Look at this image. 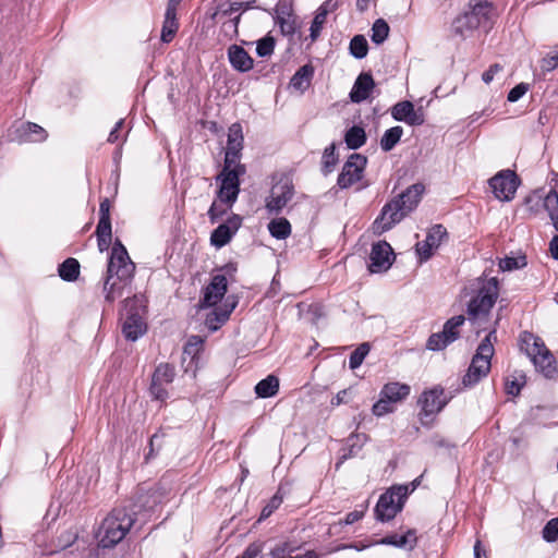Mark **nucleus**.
<instances>
[{
	"instance_id": "nucleus-37",
	"label": "nucleus",
	"mask_w": 558,
	"mask_h": 558,
	"mask_svg": "<svg viewBox=\"0 0 558 558\" xmlns=\"http://www.w3.org/2000/svg\"><path fill=\"white\" fill-rule=\"evenodd\" d=\"M268 230L274 238L284 240L291 234V225L286 218H276L268 223Z\"/></svg>"
},
{
	"instance_id": "nucleus-39",
	"label": "nucleus",
	"mask_w": 558,
	"mask_h": 558,
	"mask_svg": "<svg viewBox=\"0 0 558 558\" xmlns=\"http://www.w3.org/2000/svg\"><path fill=\"white\" fill-rule=\"evenodd\" d=\"M465 317L463 315H457L448 319L442 328V332L447 336V339L451 342L456 341L460 336V327L464 324Z\"/></svg>"
},
{
	"instance_id": "nucleus-45",
	"label": "nucleus",
	"mask_w": 558,
	"mask_h": 558,
	"mask_svg": "<svg viewBox=\"0 0 558 558\" xmlns=\"http://www.w3.org/2000/svg\"><path fill=\"white\" fill-rule=\"evenodd\" d=\"M371 348L367 342L360 344L350 355L349 366L351 369H355L363 363L364 359L368 354Z\"/></svg>"
},
{
	"instance_id": "nucleus-64",
	"label": "nucleus",
	"mask_w": 558,
	"mask_h": 558,
	"mask_svg": "<svg viewBox=\"0 0 558 558\" xmlns=\"http://www.w3.org/2000/svg\"><path fill=\"white\" fill-rule=\"evenodd\" d=\"M262 551L260 545L253 543L250 544L245 550L236 558H255Z\"/></svg>"
},
{
	"instance_id": "nucleus-19",
	"label": "nucleus",
	"mask_w": 558,
	"mask_h": 558,
	"mask_svg": "<svg viewBox=\"0 0 558 558\" xmlns=\"http://www.w3.org/2000/svg\"><path fill=\"white\" fill-rule=\"evenodd\" d=\"M227 292V278L225 275H216L213 277L210 283L206 287L204 298L202 300L203 306L216 305Z\"/></svg>"
},
{
	"instance_id": "nucleus-12",
	"label": "nucleus",
	"mask_w": 558,
	"mask_h": 558,
	"mask_svg": "<svg viewBox=\"0 0 558 558\" xmlns=\"http://www.w3.org/2000/svg\"><path fill=\"white\" fill-rule=\"evenodd\" d=\"M294 186L288 179L279 181L271 189V194L266 202V208L270 213L278 214L292 199Z\"/></svg>"
},
{
	"instance_id": "nucleus-53",
	"label": "nucleus",
	"mask_w": 558,
	"mask_h": 558,
	"mask_svg": "<svg viewBox=\"0 0 558 558\" xmlns=\"http://www.w3.org/2000/svg\"><path fill=\"white\" fill-rule=\"evenodd\" d=\"M281 487L278 489V492L271 497V499L268 501V504L263 508L260 513V519H266L271 513L279 508V506L283 501V495L281 493Z\"/></svg>"
},
{
	"instance_id": "nucleus-32",
	"label": "nucleus",
	"mask_w": 558,
	"mask_h": 558,
	"mask_svg": "<svg viewBox=\"0 0 558 558\" xmlns=\"http://www.w3.org/2000/svg\"><path fill=\"white\" fill-rule=\"evenodd\" d=\"M383 544L392 545L399 548H409L412 549L416 544V533L414 530H409L405 534H392L386 536L383 541Z\"/></svg>"
},
{
	"instance_id": "nucleus-29",
	"label": "nucleus",
	"mask_w": 558,
	"mask_h": 558,
	"mask_svg": "<svg viewBox=\"0 0 558 558\" xmlns=\"http://www.w3.org/2000/svg\"><path fill=\"white\" fill-rule=\"evenodd\" d=\"M314 75V68L312 64H304L301 66L290 80V86L296 90L304 92L311 85Z\"/></svg>"
},
{
	"instance_id": "nucleus-23",
	"label": "nucleus",
	"mask_w": 558,
	"mask_h": 558,
	"mask_svg": "<svg viewBox=\"0 0 558 558\" xmlns=\"http://www.w3.org/2000/svg\"><path fill=\"white\" fill-rule=\"evenodd\" d=\"M424 190L425 186L422 183H415L395 197V199L400 201L399 204L402 206L403 210L410 214L420 203Z\"/></svg>"
},
{
	"instance_id": "nucleus-48",
	"label": "nucleus",
	"mask_w": 558,
	"mask_h": 558,
	"mask_svg": "<svg viewBox=\"0 0 558 558\" xmlns=\"http://www.w3.org/2000/svg\"><path fill=\"white\" fill-rule=\"evenodd\" d=\"M452 343L447 339V336L441 331L429 336L426 348L432 351H439L445 349L448 344Z\"/></svg>"
},
{
	"instance_id": "nucleus-56",
	"label": "nucleus",
	"mask_w": 558,
	"mask_h": 558,
	"mask_svg": "<svg viewBox=\"0 0 558 558\" xmlns=\"http://www.w3.org/2000/svg\"><path fill=\"white\" fill-rule=\"evenodd\" d=\"M240 156H241V150L234 151L233 149L227 148L222 170L232 171L233 167H235L236 165H241L239 162Z\"/></svg>"
},
{
	"instance_id": "nucleus-27",
	"label": "nucleus",
	"mask_w": 558,
	"mask_h": 558,
	"mask_svg": "<svg viewBox=\"0 0 558 558\" xmlns=\"http://www.w3.org/2000/svg\"><path fill=\"white\" fill-rule=\"evenodd\" d=\"M478 27H481L478 20H476L474 16H471L469 12L457 16L452 22L453 33L461 37H466L470 33Z\"/></svg>"
},
{
	"instance_id": "nucleus-31",
	"label": "nucleus",
	"mask_w": 558,
	"mask_h": 558,
	"mask_svg": "<svg viewBox=\"0 0 558 558\" xmlns=\"http://www.w3.org/2000/svg\"><path fill=\"white\" fill-rule=\"evenodd\" d=\"M332 7L331 1H326L318 8L310 28V36L312 40H316L319 36L320 31L326 23L327 15Z\"/></svg>"
},
{
	"instance_id": "nucleus-13",
	"label": "nucleus",
	"mask_w": 558,
	"mask_h": 558,
	"mask_svg": "<svg viewBox=\"0 0 558 558\" xmlns=\"http://www.w3.org/2000/svg\"><path fill=\"white\" fill-rule=\"evenodd\" d=\"M242 225V217L232 214L227 221L220 223L210 235V243L217 248L228 244Z\"/></svg>"
},
{
	"instance_id": "nucleus-21",
	"label": "nucleus",
	"mask_w": 558,
	"mask_h": 558,
	"mask_svg": "<svg viewBox=\"0 0 558 558\" xmlns=\"http://www.w3.org/2000/svg\"><path fill=\"white\" fill-rule=\"evenodd\" d=\"M375 83L373 80V76L368 73H361L351 92H350V99L355 102L360 104L364 100H366L374 88Z\"/></svg>"
},
{
	"instance_id": "nucleus-11",
	"label": "nucleus",
	"mask_w": 558,
	"mask_h": 558,
	"mask_svg": "<svg viewBox=\"0 0 558 558\" xmlns=\"http://www.w3.org/2000/svg\"><path fill=\"white\" fill-rule=\"evenodd\" d=\"M399 203L400 201H396L393 198L383 207L380 215L375 219L373 223L375 233L381 234L390 230L395 225L399 223L405 216L409 215L405 210H403Z\"/></svg>"
},
{
	"instance_id": "nucleus-41",
	"label": "nucleus",
	"mask_w": 558,
	"mask_h": 558,
	"mask_svg": "<svg viewBox=\"0 0 558 558\" xmlns=\"http://www.w3.org/2000/svg\"><path fill=\"white\" fill-rule=\"evenodd\" d=\"M338 161V156L336 155V145L332 143L328 147L325 148L323 154V167L322 171L324 174H329L333 171L335 166Z\"/></svg>"
},
{
	"instance_id": "nucleus-58",
	"label": "nucleus",
	"mask_w": 558,
	"mask_h": 558,
	"mask_svg": "<svg viewBox=\"0 0 558 558\" xmlns=\"http://www.w3.org/2000/svg\"><path fill=\"white\" fill-rule=\"evenodd\" d=\"M95 234L97 238H112V229H111V220L110 219H99Z\"/></svg>"
},
{
	"instance_id": "nucleus-43",
	"label": "nucleus",
	"mask_w": 558,
	"mask_h": 558,
	"mask_svg": "<svg viewBox=\"0 0 558 558\" xmlns=\"http://www.w3.org/2000/svg\"><path fill=\"white\" fill-rule=\"evenodd\" d=\"M243 135L241 125L234 123L230 126L228 133V146L227 148L235 150H242Z\"/></svg>"
},
{
	"instance_id": "nucleus-44",
	"label": "nucleus",
	"mask_w": 558,
	"mask_h": 558,
	"mask_svg": "<svg viewBox=\"0 0 558 558\" xmlns=\"http://www.w3.org/2000/svg\"><path fill=\"white\" fill-rule=\"evenodd\" d=\"M526 266V257L525 255H518V256H506L505 258L500 259L499 262V268L502 271H511L515 269H521Z\"/></svg>"
},
{
	"instance_id": "nucleus-38",
	"label": "nucleus",
	"mask_w": 558,
	"mask_h": 558,
	"mask_svg": "<svg viewBox=\"0 0 558 558\" xmlns=\"http://www.w3.org/2000/svg\"><path fill=\"white\" fill-rule=\"evenodd\" d=\"M402 134L403 129L399 125L386 130L380 138V148L386 153L390 151L398 144Z\"/></svg>"
},
{
	"instance_id": "nucleus-6",
	"label": "nucleus",
	"mask_w": 558,
	"mask_h": 558,
	"mask_svg": "<svg viewBox=\"0 0 558 558\" xmlns=\"http://www.w3.org/2000/svg\"><path fill=\"white\" fill-rule=\"evenodd\" d=\"M418 404L421 407L420 420L423 425H427L447 404L444 389L435 387L424 391L418 399Z\"/></svg>"
},
{
	"instance_id": "nucleus-46",
	"label": "nucleus",
	"mask_w": 558,
	"mask_h": 558,
	"mask_svg": "<svg viewBox=\"0 0 558 558\" xmlns=\"http://www.w3.org/2000/svg\"><path fill=\"white\" fill-rule=\"evenodd\" d=\"M542 199L543 195L538 191H535L527 195L524 199V206L526 211L532 216L537 215L541 208L543 207Z\"/></svg>"
},
{
	"instance_id": "nucleus-36",
	"label": "nucleus",
	"mask_w": 558,
	"mask_h": 558,
	"mask_svg": "<svg viewBox=\"0 0 558 558\" xmlns=\"http://www.w3.org/2000/svg\"><path fill=\"white\" fill-rule=\"evenodd\" d=\"M234 308V304L228 310L216 308L206 317V326L211 331H216L221 325H223Z\"/></svg>"
},
{
	"instance_id": "nucleus-1",
	"label": "nucleus",
	"mask_w": 558,
	"mask_h": 558,
	"mask_svg": "<svg viewBox=\"0 0 558 558\" xmlns=\"http://www.w3.org/2000/svg\"><path fill=\"white\" fill-rule=\"evenodd\" d=\"M134 271L135 264L131 260L121 241L116 239L104 282V293L107 302L112 303L123 295L124 289L130 286L133 279Z\"/></svg>"
},
{
	"instance_id": "nucleus-16",
	"label": "nucleus",
	"mask_w": 558,
	"mask_h": 558,
	"mask_svg": "<svg viewBox=\"0 0 558 558\" xmlns=\"http://www.w3.org/2000/svg\"><path fill=\"white\" fill-rule=\"evenodd\" d=\"M447 238V230L441 225H435L427 232L426 239L422 243L416 244V251L422 259H428L433 251L438 248L444 239Z\"/></svg>"
},
{
	"instance_id": "nucleus-2",
	"label": "nucleus",
	"mask_w": 558,
	"mask_h": 558,
	"mask_svg": "<svg viewBox=\"0 0 558 558\" xmlns=\"http://www.w3.org/2000/svg\"><path fill=\"white\" fill-rule=\"evenodd\" d=\"M134 514L123 507L114 508L102 521L99 531V546L111 548L120 543L134 524Z\"/></svg>"
},
{
	"instance_id": "nucleus-20",
	"label": "nucleus",
	"mask_w": 558,
	"mask_h": 558,
	"mask_svg": "<svg viewBox=\"0 0 558 558\" xmlns=\"http://www.w3.org/2000/svg\"><path fill=\"white\" fill-rule=\"evenodd\" d=\"M228 58L232 68L239 72H248L253 69V58L241 46H230L228 49Z\"/></svg>"
},
{
	"instance_id": "nucleus-18",
	"label": "nucleus",
	"mask_w": 558,
	"mask_h": 558,
	"mask_svg": "<svg viewBox=\"0 0 558 558\" xmlns=\"http://www.w3.org/2000/svg\"><path fill=\"white\" fill-rule=\"evenodd\" d=\"M147 326L143 317L137 312L128 310L126 316L122 323V333L128 340L136 341L146 332Z\"/></svg>"
},
{
	"instance_id": "nucleus-7",
	"label": "nucleus",
	"mask_w": 558,
	"mask_h": 558,
	"mask_svg": "<svg viewBox=\"0 0 558 558\" xmlns=\"http://www.w3.org/2000/svg\"><path fill=\"white\" fill-rule=\"evenodd\" d=\"M405 494L407 489L402 487L384 493L375 507L376 519L381 522L393 519L402 510V498Z\"/></svg>"
},
{
	"instance_id": "nucleus-3",
	"label": "nucleus",
	"mask_w": 558,
	"mask_h": 558,
	"mask_svg": "<svg viewBox=\"0 0 558 558\" xmlns=\"http://www.w3.org/2000/svg\"><path fill=\"white\" fill-rule=\"evenodd\" d=\"M496 339V328H493L478 344L476 353L472 357L468 372L462 379L465 387L476 385L489 373L492 366L490 360L495 352L493 343Z\"/></svg>"
},
{
	"instance_id": "nucleus-51",
	"label": "nucleus",
	"mask_w": 558,
	"mask_h": 558,
	"mask_svg": "<svg viewBox=\"0 0 558 558\" xmlns=\"http://www.w3.org/2000/svg\"><path fill=\"white\" fill-rule=\"evenodd\" d=\"M543 207L548 211L549 217L558 213V192L551 189L542 199Z\"/></svg>"
},
{
	"instance_id": "nucleus-55",
	"label": "nucleus",
	"mask_w": 558,
	"mask_h": 558,
	"mask_svg": "<svg viewBox=\"0 0 558 558\" xmlns=\"http://www.w3.org/2000/svg\"><path fill=\"white\" fill-rule=\"evenodd\" d=\"M390 400L387 398H383V395H380L379 400L373 405V414L376 416H383L385 414H388L393 411V407Z\"/></svg>"
},
{
	"instance_id": "nucleus-9",
	"label": "nucleus",
	"mask_w": 558,
	"mask_h": 558,
	"mask_svg": "<svg viewBox=\"0 0 558 558\" xmlns=\"http://www.w3.org/2000/svg\"><path fill=\"white\" fill-rule=\"evenodd\" d=\"M367 158L361 154H352L344 162L337 179V185L344 190L352 186L363 178Z\"/></svg>"
},
{
	"instance_id": "nucleus-63",
	"label": "nucleus",
	"mask_w": 558,
	"mask_h": 558,
	"mask_svg": "<svg viewBox=\"0 0 558 558\" xmlns=\"http://www.w3.org/2000/svg\"><path fill=\"white\" fill-rule=\"evenodd\" d=\"M202 343L203 340L199 337L193 336L189 339L184 348V352L189 354H196Z\"/></svg>"
},
{
	"instance_id": "nucleus-26",
	"label": "nucleus",
	"mask_w": 558,
	"mask_h": 558,
	"mask_svg": "<svg viewBox=\"0 0 558 558\" xmlns=\"http://www.w3.org/2000/svg\"><path fill=\"white\" fill-rule=\"evenodd\" d=\"M521 350L526 353L531 361L546 350V345L539 337L534 336L531 332H523L520 337Z\"/></svg>"
},
{
	"instance_id": "nucleus-57",
	"label": "nucleus",
	"mask_w": 558,
	"mask_h": 558,
	"mask_svg": "<svg viewBox=\"0 0 558 558\" xmlns=\"http://www.w3.org/2000/svg\"><path fill=\"white\" fill-rule=\"evenodd\" d=\"M276 20L287 17L293 14L292 3L290 0H279L276 4Z\"/></svg>"
},
{
	"instance_id": "nucleus-10",
	"label": "nucleus",
	"mask_w": 558,
	"mask_h": 558,
	"mask_svg": "<svg viewBox=\"0 0 558 558\" xmlns=\"http://www.w3.org/2000/svg\"><path fill=\"white\" fill-rule=\"evenodd\" d=\"M489 186L496 198L509 202L514 197L519 186V179L514 171L502 170L489 180Z\"/></svg>"
},
{
	"instance_id": "nucleus-8",
	"label": "nucleus",
	"mask_w": 558,
	"mask_h": 558,
	"mask_svg": "<svg viewBox=\"0 0 558 558\" xmlns=\"http://www.w3.org/2000/svg\"><path fill=\"white\" fill-rule=\"evenodd\" d=\"M175 377V368L169 363H160L151 375L149 393L154 400L166 401L169 397L167 387Z\"/></svg>"
},
{
	"instance_id": "nucleus-17",
	"label": "nucleus",
	"mask_w": 558,
	"mask_h": 558,
	"mask_svg": "<svg viewBox=\"0 0 558 558\" xmlns=\"http://www.w3.org/2000/svg\"><path fill=\"white\" fill-rule=\"evenodd\" d=\"M169 489L161 484H157L148 490L138 494L136 504L142 510L149 511L161 504L169 495Z\"/></svg>"
},
{
	"instance_id": "nucleus-22",
	"label": "nucleus",
	"mask_w": 558,
	"mask_h": 558,
	"mask_svg": "<svg viewBox=\"0 0 558 558\" xmlns=\"http://www.w3.org/2000/svg\"><path fill=\"white\" fill-rule=\"evenodd\" d=\"M469 5L471 16L478 20L481 27L488 28L494 16L493 3L487 0H471Z\"/></svg>"
},
{
	"instance_id": "nucleus-54",
	"label": "nucleus",
	"mask_w": 558,
	"mask_h": 558,
	"mask_svg": "<svg viewBox=\"0 0 558 558\" xmlns=\"http://www.w3.org/2000/svg\"><path fill=\"white\" fill-rule=\"evenodd\" d=\"M543 538L548 542L553 543L558 539V518L550 519L544 526L543 531Z\"/></svg>"
},
{
	"instance_id": "nucleus-34",
	"label": "nucleus",
	"mask_w": 558,
	"mask_h": 558,
	"mask_svg": "<svg viewBox=\"0 0 558 558\" xmlns=\"http://www.w3.org/2000/svg\"><path fill=\"white\" fill-rule=\"evenodd\" d=\"M58 272L64 281H75L80 275V263L77 259L69 257L59 265Z\"/></svg>"
},
{
	"instance_id": "nucleus-5",
	"label": "nucleus",
	"mask_w": 558,
	"mask_h": 558,
	"mask_svg": "<svg viewBox=\"0 0 558 558\" xmlns=\"http://www.w3.org/2000/svg\"><path fill=\"white\" fill-rule=\"evenodd\" d=\"M244 165H236L232 171L222 170L216 178L220 181L218 190L219 201L230 208L236 201L240 193V177L245 173Z\"/></svg>"
},
{
	"instance_id": "nucleus-42",
	"label": "nucleus",
	"mask_w": 558,
	"mask_h": 558,
	"mask_svg": "<svg viewBox=\"0 0 558 558\" xmlns=\"http://www.w3.org/2000/svg\"><path fill=\"white\" fill-rule=\"evenodd\" d=\"M389 34V25L383 19L375 21L372 27V40L373 43L380 45L383 44Z\"/></svg>"
},
{
	"instance_id": "nucleus-15",
	"label": "nucleus",
	"mask_w": 558,
	"mask_h": 558,
	"mask_svg": "<svg viewBox=\"0 0 558 558\" xmlns=\"http://www.w3.org/2000/svg\"><path fill=\"white\" fill-rule=\"evenodd\" d=\"M391 116L412 126L422 125L425 121L422 109L415 110L414 105L408 100L397 102L391 109Z\"/></svg>"
},
{
	"instance_id": "nucleus-50",
	"label": "nucleus",
	"mask_w": 558,
	"mask_h": 558,
	"mask_svg": "<svg viewBox=\"0 0 558 558\" xmlns=\"http://www.w3.org/2000/svg\"><path fill=\"white\" fill-rule=\"evenodd\" d=\"M276 41L271 36H265L257 41L256 53L259 57H269L274 53Z\"/></svg>"
},
{
	"instance_id": "nucleus-60",
	"label": "nucleus",
	"mask_w": 558,
	"mask_h": 558,
	"mask_svg": "<svg viewBox=\"0 0 558 558\" xmlns=\"http://www.w3.org/2000/svg\"><path fill=\"white\" fill-rule=\"evenodd\" d=\"M529 89V85L525 83H520L517 86H514L509 93H508V101L515 102L518 101L522 96L525 95V93Z\"/></svg>"
},
{
	"instance_id": "nucleus-14",
	"label": "nucleus",
	"mask_w": 558,
	"mask_h": 558,
	"mask_svg": "<svg viewBox=\"0 0 558 558\" xmlns=\"http://www.w3.org/2000/svg\"><path fill=\"white\" fill-rule=\"evenodd\" d=\"M392 259L391 246L385 241L377 242L372 246L368 269L371 272L385 271L391 266Z\"/></svg>"
},
{
	"instance_id": "nucleus-24",
	"label": "nucleus",
	"mask_w": 558,
	"mask_h": 558,
	"mask_svg": "<svg viewBox=\"0 0 558 558\" xmlns=\"http://www.w3.org/2000/svg\"><path fill=\"white\" fill-rule=\"evenodd\" d=\"M17 137L23 142H44L48 134L44 128L33 122H23L16 129Z\"/></svg>"
},
{
	"instance_id": "nucleus-61",
	"label": "nucleus",
	"mask_w": 558,
	"mask_h": 558,
	"mask_svg": "<svg viewBox=\"0 0 558 558\" xmlns=\"http://www.w3.org/2000/svg\"><path fill=\"white\" fill-rule=\"evenodd\" d=\"M227 213V208H223L221 204L214 202L208 209V217L211 223H216Z\"/></svg>"
},
{
	"instance_id": "nucleus-47",
	"label": "nucleus",
	"mask_w": 558,
	"mask_h": 558,
	"mask_svg": "<svg viewBox=\"0 0 558 558\" xmlns=\"http://www.w3.org/2000/svg\"><path fill=\"white\" fill-rule=\"evenodd\" d=\"M366 438L367 437H366L365 434H354V435H351L347 439V445L350 448L349 452L348 453H343L342 457H341V460H345L349 457L354 456L356 453V451L360 450L361 447L363 446V444L366 441Z\"/></svg>"
},
{
	"instance_id": "nucleus-25",
	"label": "nucleus",
	"mask_w": 558,
	"mask_h": 558,
	"mask_svg": "<svg viewBox=\"0 0 558 558\" xmlns=\"http://www.w3.org/2000/svg\"><path fill=\"white\" fill-rule=\"evenodd\" d=\"M532 362L546 378L555 377L558 372L556 359L548 349L535 356Z\"/></svg>"
},
{
	"instance_id": "nucleus-30",
	"label": "nucleus",
	"mask_w": 558,
	"mask_h": 558,
	"mask_svg": "<svg viewBox=\"0 0 558 558\" xmlns=\"http://www.w3.org/2000/svg\"><path fill=\"white\" fill-rule=\"evenodd\" d=\"M179 26L180 24L177 17V12L166 11L160 40L165 44L171 43L179 31Z\"/></svg>"
},
{
	"instance_id": "nucleus-49",
	"label": "nucleus",
	"mask_w": 558,
	"mask_h": 558,
	"mask_svg": "<svg viewBox=\"0 0 558 558\" xmlns=\"http://www.w3.org/2000/svg\"><path fill=\"white\" fill-rule=\"evenodd\" d=\"M276 22L284 36H293L295 34L298 28V19L295 15L277 19Z\"/></svg>"
},
{
	"instance_id": "nucleus-62",
	"label": "nucleus",
	"mask_w": 558,
	"mask_h": 558,
	"mask_svg": "<svg viewBox=\"0 0 558 558\" xmlns=\"http://www.w3.org/2000/svg\"><path fill=\"white\" fill-rule=\"evenodd\" d=\"M239 22L240 15L222 23L221 29L225 32L226 35H236Z\"/></svg>"
},
{
	"instance_id": "nucleus-59",
	"label": "nucleus",
	"mask_w": 558,
	"mask_h": 558,
	"mask_svg": "<svg viewBox=\"0 0 558 558\" xmlns=\"http://www.w3.org/2000/svg\"><path fill=\"white\" fill-rule=\"evenodd\" d=\"M558 68V53L547 54L541 60V69L544 72H550Z\"/></svg>"
},
{
	"instance_id": "nucleus-52",
	"label": "nucleus",
	"mask_w": 558,
	"mask_h": 558,
	"mask_svg": "<svg viewBox=\"0 0 558 558\" xmlns=\"http://www.w3.org/2000/svg\"><path fill=\"white\" fill-rule=\"evenodd\" d=\"M524 385L525 376L523 374L513 375L506 381V391L508 395L518 396Z\"/></svg>"
},
{
	"instance_id": "nucleus-33",
	"label": "nucleus",
	"mask_w": 558,
	"mask_h": 558,
	"mask_svg": "<svg viewBox=\"0 0 558 558\" xmlns=\"http://www.w3.org/2000/svg\"><path fill=\"white\" fill-rule=\"evenodd\" d=\"M279 391V379L275 375H268L255 386V393L259 398H270Z\"/></svg>"
},
{
	"instance_id": "nucleus-40",
	"label": "nucleus",
	"mask_w": 558,
	"mask_h": 558,
	"mask_svg": "<svg viewBox=\"0 0 558 558\" xmlns=\"http://www.w3.org/2000/svg\"><path fill=\"white\" fill-rule=\"evenodd\" d=\"M350 53L356 59H363L368 52V44L363 35H355L350 41Z\"/></svg>"
},
{
	"instance_id": "nucleus-4",
	"label": "nucleus",
	"mask_w": 558,
	"mask_h": 558,
	"mask_svg": "<svg viewBox=\"0 0 558 558\" xmlns=\"http://www.w3.org/2000/svg\"><path fill=\"white\" fill-rule=\"evenodd\" d=\"M499 295L498 280L490 278L481 284L477 293L473 296L468 304V318L473 324H478V328L482 327L481 323L484 322L492 307L496 303Z\"/></svg>"
},
{
	"instance_id": "nucleus-35",
	"label": "nucleus",
	"mask_w": 558,
	"mask_h": 558,
	"mask_svg": "<svg viewBox=\"0 0 558 558\" xmlns=\"http://www.w3.org/2000/svg\"><path fill=\"white\" fill-rule=\"evenodd\" d=\"M344 142L350 149H357L366 142V133L363 128L353 125L344 135Z\"/></svg>"
},
{
	"instance_id": "nucleus-28",
	"label": "nucleus",
	"mask_w": 558,
	"mask_h": 558,
	"mask_svg": "<svg viewBox=\"0 0 558 558\" xmlns=\"http://www.w3.org/2000/svg\"><path fill=\"white\" fill-rule=\"evenodd\" d=\"M410 390L409 385L395 381L386 384L380 395H383V398H387L391 402L397 403L404 400L410 395Z\"/></svg>"
}]
</instances>
